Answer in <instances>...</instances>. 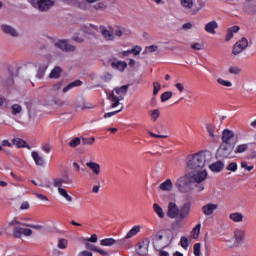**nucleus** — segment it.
Returning <instances> with one entry per match:
<instances>
[{"label":"nucleus","mask_w":256,"mask_h":256,"mask_svg":"<svg viewBox=\"0 0 256 256\" xmlns=\"http://www.w3.org/2000/svg\"><path fill=\"white\" fill-rule=\"evenodd\" d=\"M148 114L151 120L155 122L157 121V119H159V117H161V110L153 109V110H150Z\"/></svg>","instance_id":"nucleus-39"},{"label":"nucleus","mask_w":256,"mask_h":256,"mask_svg":"<svg viewBox=\"0 0 256 256\" xmlns=\"http://www.w3.org/2000/svg\"><path fill=\"white\" fill-rule=\"evenodd\" d=\"M53 149V147L51 146V144H42L41 145V151H43V153H46V155H49V153H51V150Z\"/></svg>","instance_id":"nucleus-47"},{"label":"nucleus","mask_w":256,"mask_h":256,"mask_svg":"<svg viewBox=\"0 0 256 256\" xmlns=\"http://www.w3.org/2000/svg\"><path fill=\"white\" fill-rule=\"evenodd\" d=\"M62 73H63V69L59 66H55L49 74V79H59Z\"/></svg>","instance_id":"nucleus-30"},{"label":"nucleus","mask_w":256,"mask_h":256,"mask_svg":"<svg viewBox=\"0 0 256 256\" xmlns=\"http://www.w3.org/2000/svg\"><path fill=\"white\" fill-rule=\"evenodd\" d=\"M206 130H207V133L209 134V136L212 138V139H215L217 136L215 135V126L214 125H211V124H207L206 125Z\"/></svg>","instance_id":"nucleus-43"},{"label":"nucleus","mask_w":256,"mask_h":256,"mask_svg":"<svg viewBox=\"0 0 256 256\" xmlns=\"http://www.w3.org/2000/svg\"><path fill=\"white\" fill-rule=\"evenodd\" d=\"M68 245H69V241H67V239H65V238L58 239V242H57L58 249L65 250V249H67Z\"/></svg>","instance_id":"nucleus-41"},{"label":"nucleus","mask_w":256,"mask_h":256,"mask_svg":"<svg viewBox=\"0 0 256 256\" xmlns=\"http://www.w3.org/2000/svg\"><path fill=\"white\" fill-rule=\"evenodd\" d=\"M154 90H153V95H157V93H159V91H161V84H159V82H155L153 84Z\"/></svg>","instance_id":"nucleus-57"},{"label":"nucleus","mask_w":256,"mask_h":256,"mask_svg":"<svg viewBox=\"0 0 256 256\" xmlns=\"http://www.w3.org/2000/svg\"><path fill=\"white\" fill-rule=\"evenodd\" d=\"M194 255L201 256V243L194 244Z\"/></svg>","instance_id":"nucleus-51"},{"label":"nucleus","mask_w":256,"mask_h":256,"mask_svg":"<svg viewBox=\"0 0 256 256\" xmlns=\"http://www.w3.org/2000/svg\"><path fill=\"white\" fill-rule=\"evenodd\" d=\"M85 247H86V249H90L94 253H99V255L109 256V252L105 251L104 249H102L98 246H95V245L89 243L88 241L85 242Z\"/></svg>","instance_id":"nucleus-21"},{"label":"nucleus","mask_w":256,"mask_h":256,"mask_svg":"<svg viewBox=\"0 0 256 256\" xmlns=\"http://www.w3.org/2000/svg\"><path fill=\"white\" fill-rule=\"evenodd\" d=\"M12 145H15V147L21 149V147H25V145H27V142L21 138H14L12 139Z\"/></svg>","instance_id":"nucleus-40"},{"label":"nucleus","mask_w":256,"mask_h":256,"mask_svg":"<svg viewBox=\"0 0 256 256\" xmlns=\"http://www.w3.org/2000/svg\"><path fill=\"white\" fill-rule=\"evenodd\" d=\"M0 29L2 33H5V35H10V37H19L17 30L9 24H1Z\"/></svg>","instance_id":"nucleus-17"},{"label":"nucleus","mask_w":256,"mask_h":256,"mask_svg":"<svg viewBox=\"0 0 256 256\" xmlns=\"http://www.w3.org/2000/svg\"><path fill=\"white\" fill-rule=\"evenodd\" d=\"M160 236H162V239L164 240V243H167L168 245H171L173 241V231L171 230H165L162 233H160Z\"/></svg>","instance_id":"nucleus-26"},{"label":"nucleus","mask_w":256,"mask_h":256,"mask_svg":"<svg viewBox=\"0 0 256 256\" xmlns=\"http://www.w3.org/2000/svg\"><path fill=\"white\" fill-rule=\"evenodd\" d=\"M123 111V105L120 106V109L115 110L113 112H108L104 115V119H109V117H113V115H117V113H121Z\"/></svg>","instance_id":"nucleus-48"},{"label":"nucleus","mask_w":256,"mask_h":256,"mask_svg":"<svg viewBox=\"0 0 256 256\" xmlns=\"http://www.w3.org/2000/svg\"><path fill=\"white\" fill-rule=\"evenodd\" d=\"M210 161H213V153L209 150L199 151L194 154H190L186 158V169H205L206 165Z\"/></svg>","instance_id":"nucleus-1"},{"label":"nucleus","mask_w":256,"mask_h":256,"mask_svg":"<svg viewBox=\"0 0 256 256\" xmlns=\"http://www.w3.org/2000/svg\"><path fill=\"white\" fill-rule=\"evenodd\" d=\"M229 219L233 223H243L245 220V215H243L241 212H233L229 214Z\"/></svg>","instance_id":"nucleus-23"},{"label":"nucleus","mask_w":256,"mask_h":256,"mask_svg":"<svg viewBox=\"0 0 256 256\" xmlns=\"http://www.w3.org/2000/svg\"><path fill=\"white\" fill-rule=\"evenodd\" d=\"M63 89V81H59L56 84L52 85L50 88L51 95H59V92Z\"/></svg>","instance_id":"nucleus-36"},{"label":"nucleus","mask_w":256,"mask_h":256,"mask_svg":"<svg viewBox=\"0 0 256 256\" xmlns=\"http://www.w3.org/2000/svg\"><path fill=\"white\" fill-rule=\"evenodd\" d=\"M152 209L159 219H165V211L159 204L154 203Z\"/></svg>","instance_id":"nucleus-32"},{"label":"nucleus","mask_w":256,"mask_h":256,"mask_svg":"<svg viewBox=\"0 0 256 256\" xmlns=\"http://www.w3.org/2000/svg\"><path fill=\"white\" fill-rule=\"evenodd\" d=\"M249 47V40L247 38H242L238 40L232 47V54L237 56L241 55L245 49Z\"/></svg>","instance_id":"nucleus-8"},{"label":"nucleus","mask_w":256,"mask_h":256,"mask_svg":"<svg viewBox=\"0 0 256 256\" xmlns=\"http://www.w3.org/2000/svg\"><path fill=\"white\" fill-rule=\"evenodd\" d=\"M180 245L183 247V249H187V247H189V240L187 237H181Z\"/></svg>","instance_id":"nucleus-53"},{"label":"nucleus","mask_w":256,"mask_h":256,"mask_svg":"<svg viewBox=\"0 0 256 256\" xmlns=\"http://www.w3.org/2000/svg\"><path fill=\"white\" fill-rule=\"evenodd\" d=\"M78 256H93V252L88 250H83L78 253Z\"/></svg>","instance_id":"nucleus-62"},{"label":"nucleus","mask_w":256,"mask_h":256,"mask_svg":"<svg viewBox=\"0 0 256 256\" xmlns=\"http://www.w3.org/2000/svg\"><path fill=\"white\" fill-rule=\"evenodd\" d=\"M246 235L247 233L242 228H235L232 238L225 240V243L229 249H235L245 241Z\"/></svg>","instance_id":"nucleus-2"},{"label":"nucleus","mask_w":256,"mask_h":256,"mask_svg":"<svg viewBox=\"0 0 256 256\" xmlns=\"http://www.w3.org/2000/svg\"><path fill=\"white\" fill-rule=\"evenodd\" d=\"M100 31L106 41H113V39H115V32L113 31V28L101 27Z\"/></svg>","instance_id":"nucleus-20"},{"label":"nucleus","mask_w":256,"mask_h":256,"mask_svg":"<svg viewBox=\"0 0 256 256\" xmlns=\"http://www.w3.org/2000/svg\"><path fill=\"white\" fill-rule=\"evenodd\" d=\"M80 109H93V106L89 105L87 102H81Z\"/></svg>","instance_id":"nucleus-64"},{"label":"nucleus","mask_w":256,"mask_h":256,"mask_svg":"<svg viewBox=\"0 0 256 256\" xmlns=\"http://www.w3.org/2000/svg\"><path fill=\"white\" fill-rule=\"evenodd\" d=\"M226 169H227V171H232V172L237 171V163L232 162V163L228 164Z\"/></svg>","instance_id":"nucleus-55"},{"label":"nucleus","mask_w":256,"mask_h":256,"mask_svg":"<svg viewBox=\"0 0 256 256\" xmlns=\"http://www.w3.org/2000/svg\"><path fill=\"white\" fill-rule=\"evenodd\" d=\"M158 49L159 47L156 45L147 46L145 48V53H155V51H157Z\"/></svg>","instance_id":"nucleus-52"},{"label":"nucleus","mask_w":256,"mask_h":256,"mask_svg":"<svg viewBox=\"0 0 256 256\" xmlns=\"http://www.w3.org/2000/svg\"><path fill=\"white\" fill-rule=\"evenodd\" d=\"M180 5L185 11H191L195 5V0H180Z\"/></svg>","instance_id":"nucleus-33"},{"label":"nucleus","mask_w":256,"mask_h":256,"mask_svg":"<svg viewBox=\"0 0 256 256\" xmlns=\"http://www.w3.org/2000/svg\"><path fill=\"white\" fill-rule=\"evenodd\" d=\"M121 244V240H115L114 238H104L100 241L102 247H113V245Z\"/></svg>","instance_id":"nucleus-25"},{"label":"nucleus","mask_w":256,"mask_h":256,"mask_svg":"<svg viewBox=\"0 0 256 256\" xmlns=\"http://www.w3.org/2000/svg\"><path fill=\"white\" fill-rule=\"evenodd\" d=\"M153 245H154V249H156V251H159L160 249H163V247L168 246V244L165 243V240L162 238L161 233H157L153 237Z\"/></svg>","instance_id":"nucleus-16"},{"label":"nucleus","mask_w":256,"mask_h":256,"mask_svg":"<svg viewBox=\"0 0 256 256\" xmlns=\"http://www.w3.org/2000/svg\"><path fill=\"white\" fill-rule=\"evenodd\" d=\"M35 197H37V199H40V201H49V198H47V196L43 195V194H39V193H34Z\"/></svg>","instance_id":"nucleus-61"},{"label":"nucleus","mask_w":256,"mask_h":256,"mask_svg":"<svg viewBox=\"0 0 256 256\" xmlns=\"http://www.w3.org/2000/svg\"><path fill=\"white\" fill-rule=\"evenodd\" d=\"M28 3L38 9V11L45 12L49 11L51 7L55 6V0H28Z\"/></svg>","instance_id":"nucleus-5"},{"label":"nucleus","mask_w":256,"mask_h":256,"mask_svg":"<svg viewBox=\"0 0 256 256\" xmlns=\"http://www.w3.org/2000/svg\"><path fill=\"white\" fill-rule=\"evenodd\" d=\"M244 3L245 11H256V0H242Z\"/></svg>","instance_id":"nucleus-35"},{"label":"nucleus","mask_w":256,"mask_h":256,"mask_svg":"<svg viewBox=\"0 0 256 256\" xmlns=\"http://www.w3.org/2000/svg\"><path fill=\"white\" fill-rule=\"evenodd\" d=\"M204 29L206 33H210V35H215L217 33V31L215 30L219 29V24L217 23V21L212 20L205 25Z\"/></svg>","instance_id":"nucleus-22"},{"label":"nucleus","mask_w":256,"mask_h":256,"mask_svg":"<svg viewBox=\"0 0 256 256\" xmlns=\"http://www.w3.org/2000/svg\"><path fill=\"white\" fill-rule=\"evenodd\" d=\"M63 183H67V179L55 178L53 179L52 185L58 190V194L61 197H64L68 201V203H71V201H73V198L69 195V193H67V190L63 188Z\"/></svg>","instance_id":"nucleus-6"},{"label":"nucleus","mask_w":256,"mask_h":256,"mask_svg":"<svg viewBox=\"0 0 256 256\" xmlns=\"http://www.w3.org/2000/svg\"><path fill=\"white\" fill-rule=\"evenodd\" d=\"M240 165H241V168L246 169V171H253L254 166L253 165L248 166L247 161H242Z\"/></svg>","instance_id":"nucleus-54"},{"label":"nucleus","mask_w":256,"mask_h":256,"mask_svg":"<svg viewBox=\"0 0 256 256\" xmlns=\"http://www.w3.org/2000/svg\"><path fill=\"white\" fill-rule=\"evenodd\" d=\"M159 189L160 191H173V181H171V179H167L159 185Z\"/></svg>","instance_id":"nucleus-31"},{"label":"nucleus","mask_w":256,"mask_h":256,"mask_svg":"<svg viewBox=\"0 0 256 256\" xmlns=\"http://www.w3.org/2000/svg\"><path fill=\"white\" fill-rule=\"evenodd\" d=\"M14 237H17V239H21V237H31L33 235V230L29 228H21L19 226L14 227L13 230Z\"/></svg>","instance_id":"nucleus-10"},{"label":"nucleus","mask_w":256,"mask_h":256,"mask_svg":"<svg viewBox=\"0 0 256 256\" xmlns=\"http://www.w3.org/2000/svg\"><path fill=\"white\" fill-rule=\"evenodd\" d=\"M192 183L193 179L188 172L176 180V188L180 193H191L193 191Z\"/></svg>","instance_id":"nucleus-4"},{"label":"nucleus","mask_w":256,"mask_h":256,"mask_svg":"<svg viewBox=\"0 0 256 256\" xmlns=\"http://www.w3.org/2000/svg\"><path fill=\"white\" fill-rule=\"evenodd\" d=\"M167 216L170 219H177L179 217V207L175 202L168 203Z\"/></svg>","instance_id":"nucleus-13"},{"label":"nucleus","mask_w":256,"mask_h":256,"mask_svg":"<svg viewBox=\"0 0 256 256\" xmlns=\"http://www.w3.org/2000/svg\"><path fill=\"white\" fill-rule=\"evenodd\" d=\"M86 241L90 243H97L99 241V238L97 237V234H92L90 238H87Z\"/></svg>","instance_id":"nucleus-59"},{"label":"nucleus","mask_w":256,"mask_h":256,"mask_svg":"<svg viewBox=\"0 0 256 256\" xmlns=\"http://www.w3.org/2000/svg\"><path fill=\"white\" fill-rule=\"evenodd\" d=\"M235 33H239V26H232L227 29L225 41H230L235 37Z\"/></svg>","instance_id":"nucleus-29"},{"label":"nucleus","mask_w":256,"mask_h":256,"mask_svg":"<svg viewBox=\"0 0 256 256\" xmlns=\"http://www.w3.org/2000/svg\"><path fill=\"white\" fill-rule=\"evenodd\" d=\"M31 157H32L35 165H37L38 167H45V165H47L45 158L38 151H32Z\"/></svg>","instance_id":"nucleus-15"},{"label":"nucleus","mask_w":256,"mask_h":256,"mask_svg":"<svg viewBox=\"0 0 256 256\" xmlns=\"http://www.w3.org/2000/svg\"><path fill=\"white\" fill-rule=\"evenodd\" d=\"M191 213V202L184 203L179 210V219H187Z\"/></svg>","instance_id":"nucleus-19"},{"label":"nucleus","mask_w":256,"mask_h":256,"mask_svg":"<svg viewBox=\"0 0 256 256\" xmlns=\"http://www.w3.org/2000/svg\"><path fill=\"white\" fill-rule=\"evenodd\" d=\"M140 232H141V226L140 225H135L132 229H130L128 231V233L126 234L124 239H131V238L135 237V235H137Z\"/></svg>","instance_id":"nucleus-34"},{"label":"nucleus","mask_w":256,"mask_h":256,"mask_svg":"<svg viewBox=\"0 0 256 256\" xmlns=\"http://www.w3.org/2000/svg\"><path fill=\"white\" fill-rule=\"evenodd\" d=\"M11 109H12V115H19V113L23 111V107H21V105L19 104H13L11 106Z\"/></svg>","instance_id":"nucleus-45"},{"label":"nucleus","mask_w":256,"mask_h":256,"mask_svg":"<svg viewBox=\"0 0 256 256\" xmlns=\"http://www.w3.org/2000/svg\"><path fill=\"white\" fill-rule=\"evenodd\" d=\"M171 97H173V92H171V91L164 92L161 95L162 103H165V101H169V99H171Z\"/></svg>","instance_id":"nucleus-46"},{"label":"nucleus","mask_w":256,"mask_h":256,"mask_svg":"<svg viewBox=\"0 0 256 256\" xmlns=\"http://www.w3.org/2000/svg\"><path fill=\"white\" fill-rule=\"evenodd\" d=\"M235 149V146L233 144H221L218 153L220 157H223L224 159H229V157H233V150Z\"/></svg>","instance_id":"nucleus-9"},{"label":"nucleus","mask_w":256,"mask_h":256,"mask_svg":"<svg viewBox=\"0 0 256 256\" xmlns=\"http://www.w3.org/2000/svg\"><path fill=\"white\" fill-rule=\"evenodd\" d=\"M86 167H88L94 175H101V165H99V163L89 161L86 163Z\"/></svg>","instance_id":"nucleus-24"},{"label":"nucleus","mask_w":256,"mask_h":256,"mask_svg":"<svg viewBox=\"0 0 256 256\" xmlns=\"http://www.w3.org/2000/svg\"><path fill=\"white\" fill-rule=\"evenodd\" d=\"M130 53H132L133 55H139V53H141V47L135 46L133 49L130 50Z\"/></svg>","instance_id":"nucleus-63"},{"label":"nucleus","mask_w":256,"mask_h":256,"mask_svg":"<svg viewBox=\"0 0 256 256\" xmlns=\"http://www.w3.org/2000/svg\"><path fill=\"white\" fill-rule=\"evenodd\" d=\"M150 243L151 242L149 241V239H144L143 241L139 242L136 247L138 255H148Z\"/></svg>","instance_id":"nucleus-11"},{"label":"nucleus","mask_w":256,"mask_h":256,"mask_svg":"<svg viewBox=\"0 0 256 256\" xmlns=\"http://www.w3.org/2000/svg\"><path fill=\"white\" fill-rule=\"evenodd\" d=\"M191 47L195 51H201V49H203V43L196 42V43L192 44Z\"/></svg>","instance_id":"nucleus-56"},{"label":"nucleus","mask_w":256,"mask_h":256,"mask_svg":"<svg viewBox=\"0 0 256 256\" xmlns=\"http://www.w3.org/2000/svg\"><path fill=\"white\" fill-rule=\"evenodd\" d=\"M23 227H30L31 229H43V226L40 225H35V224H27V223H22Z\"/></svg>","instance_id":"nucleus-58"},{"label":"nucleus","mask_w":256,"mask_h":256,"mask_svg":"<svg viewBox=\"0 0 256 256\" xmlns=\"http://www.w3.org/2000/svg\"><path fill=\"white\" fill-rule=\"evenodd\" d=\"M55 47L61 49L62 51H75V46L69 44L67 40H58L55 42Z\"/></svg>","instance_id":"nucleus-18"},{"label":"nucleus","mask_w":256,"mask_h":256,"mask_svg":"<svg viewBox=\"0 0 256 256\" xmlns=\"http://www.w3.org/2000/svg\"><path fill=\"white\" fill-rule=\"evenodd\" d=\"M219 209V204L217 203H207L202 206V213L205 217H211Z\"/></svg>","instance_id":"nucleus-12"},{"label":"nucleus","mask_w":256,"mask_h":256,"mask_svg":"<svg viewBox=\"0 0 256 256\" xmlns=\"http://www.w3.org/2000/svg\"><path fill=\"white\" fill-rule=\"evenodd\" d=\"M247 151H249V143H240L234 149L235 155H241Z\"/></svg>","instance_id":"nucleus-27"},{"label":"nucleus","mask_w":256,"mask_h":256,"mask_svg":"<svg viewBox=\"0 0 256 256\" xmlns=\"http://www.w3.org/2000/svg\"><path fill=\"white\" fill-rule=\"evenodd\" d=\"M217 83L222 85V87H233V83L229 80H225L223 78H217Z\"/></svg>","instance_id":"nucleus-44"},{"label":"nucleus","mask_w":256,"mask_h":256,"mask_svg":"<svg viewBox=\"0 0 256 256\" xmlns=\"http://www.w3.org/2000/svg\"><path fill=\"white\" fill-rule=\"evenodd\" d=\"M201 233V224L196 225L191 232L192 239H199V234Z\"/></svg>","instance_id":"nucleus-42"},{"label":"nucleus","mask_w":256,"mask_h":256,"mask_svg":"<svg viewBox=\"0 0 256 256\" xmlns=\"http://www.w3.org/2000/svg\"><path fill=\"white\" fill-rule=\"evenodd\" d=\"M67 5H73L74 7H79V1L78 0H64Z\"/></svg>","instance_id":"nucleus-60"},{"label":"nucleus","mask_w":256,"mask_h":256,"mask_svg":"<svg viewBox=\"0 0 256 256\" xmlns=\"http://www.w3.org/2000/svg\"><path fill=\"white\" fill-rule=\"evenodd\" d=\"M81 80H76L68 84L66 87L62 89V93H67V91H71L74 87H80Z\"/></svg>","instance_id":"nucleus-38"},{"label":"nucleus","mask_w":256,"mask_h":256,"mask_svg":"<svg viewBox=\"0 0 256 256\" xmlns=\"http://www.w3.org/2000/svg\"><path fill=\"white\" fill-rule=\"evenodd\" d=\"M228 72L231 73V75H239L241 73V68L232 66L229 68Z\"/></svg>","instance_id":"nucleus-49"},{"label":"nucleus","mask_w":256,"mask_h":256,"mask_svg":"<svg viewBox=\"0 0 256 256\" xmlns=\"http://www.w3.org/2000/svg\"><path fill=\"white\" fill-rule=\"evenodd\" d=\"M235 137V134L233 133V131L225 129L222 132V144L224 145H233V139Z\"/></svg>","instance_id":"nucleus-14"},{"label":"nucleus","mask_w":256,"mask_h":256,"mask_svg":"<svg viewBox=\"0 0 256 256\" xmlns=\"http://www.w3.org/2000/svg\"><path fill=\"white\" fill-rule=\"evenodd\" d=\"M78 145H81V139L79 137H76L69 142L70 147H77Z\"/></svg>","instance_id":"nucleus-50"},{"label":"nucleus","mask_w":256,"mask_h":256,"mask_svg":"<svg viewBox=\"0 0 256 256\" xmlns=\"http://www.w3.org/2000/svg\"><path fill=\"white\" fill-rule=\"evenodd\" d=\"M194 183H203L207 179V168L187 170Z\"/></svg>","instance_id":"nucleus-7"},{"label":"nucleus","mask_w":256,"mask_h":256,"mask_svg":"<svg viewBox=\"0 0 256 256\" xmlns=\"http://www.w3.org/2000/svg\"><path fill=\"white\" fill-rule=\"evenodd\" d=\"M129 89V85H123L120 87L114 88V91L111 92L110 95H108V99L111 101V107L115 109V107H118L119 101H122L124 99L125 95H127V90Z\"/></svg>","instance_id":"nucleus-3"},{"label":"nucleus","mask_w":256,"mask_h":256,"mask_svg":"<svg viewBox=\"0 0 256 256\" xmlns=\"http://www.w3.org/2000/svg\"><path fill=\"white\" fill-rule=\"evenodd\" d=\"M111 65L113 69H118V71H125L127 69V63L123 61H114Z\"/></svg>","instance_id":"nucleus-37"},{"label":"nucleus","mask_w":256,"mask_h":256,"mask_svg":"<svg viewBox=\"0 0 256 256\" xmlns=\"http://www.w3.org/2000/svg\"><path fill=\"white\" fill-rule=\"evenodd\" d=\"M224 167H225V163H223L222 161H217L212 163L209 166V169L213 171V173H220V171H223Z\"/></svg>","instance_id":"nucleus-28"}]
</instances>
